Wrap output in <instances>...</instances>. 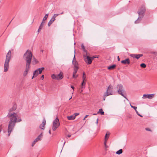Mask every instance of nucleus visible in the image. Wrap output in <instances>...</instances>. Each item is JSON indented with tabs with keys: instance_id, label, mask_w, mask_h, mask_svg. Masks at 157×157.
Returning a JSON list of instances; mask_svg holds the SVG:
<instances>
[{
	"instance_id": "f257e3e1",
	"label": "nucleus",
	"mask_w": 157,
	"mask_h": 157,
	"mask_svg": "<svg viewBox=\"0 0 157 157\" xmlns=\"http://www.w3.org/2000/svg\"><path fill=\"white\" fill-rule=\"evenodd\" d=\"M16 109V105L14 104L13 107L10 109L9 112L7 114L8 117L10 119L9 121L16 123L19 122L21 121V118L17 119V114L16 113L13 111Z\"/></svg>"
},
{
	"instance_id": "f03ea898",
	"label": "nucleus",
	"mask_w": 157,
	"mask_h": 157,
	"mask_svg": "<svg viewBox=\"0 0 157 157\" xmlns=\"http://www.w3.org/2000/svg\"><path fill=\"white\" fill-rule=\"evenodd\" d=\"M32 57V53L29 50H27L23 56L24 59L26 61V64L30 65Z\"/></svg>"
},
{
	"instance_id": "7ed1b4c3",
	"label": "nucleus",
	"mask_w": 157,
	"mask_h": 157,
	"mask_svg": "<svg viewBox=\"0 0 157 157\" xmlns=\"http://www.w3.org/2000/svg\"><path fill=\"white\" fill-rule=\"evenodd\" d=\"M11 58V52L10 50L6 54V58L4 65V71H7L9 68V62Z\"/></svg>"
},
{
	"instance_id": "20e7f679",
	"label": "nucleus",
	"mask_w": 157,
	"mask_h": 157,
	"mask_svg": "<svg viewBox=\"0 0 157 157\" xmlns=\"http://www.w3.org/2000/svg\"><path fill=\"white\" fill-rule=\"evenodd\" d=\"M117 90L118 94L121 95L125 98L127 99L126 97L124 95L125 92L124 90L123 86L121 84H119L117 86Z\"/></svg>"
},
{
	"instance_id": "39448f33",
	"label": "nucleus",
	"mask_w": 157,
	"mask_h": 157,
	"mask_svg": "<svg viewBox=\"0 0 157 157\" xmlns=\"http://www.w3.org/2000/svg\"><path fill=\"white\" fill-rule=\"evenodd\" d=\"M60 125L59 120L58 117H57L53 121L52 125V130L53 131L56 130L57 128L59 127Z\"/></svg>"
},
{
	"instance_id": "423d86ee",
	"label": "nucleus",
	"mask_w": 157,
	"mask_h": 157,
	"mask_svg": "<svg viewBox=\"0 0 157 157\" xmlns=\"http://www.w3.org/2000/svg\"><path fill=\"white\" fill-rule=\"evenodd\" d=\"M16 123L9 121L8 128V136H9L11 132L13 130L15 125Z\"/></svg>"
},
{
	"instance_id": "0eeeda50",
	"label": "nucleus",
	"mask_w": 157,
	"mask_h": 157,
	"mask_svg": "<svg viewBox=\"0 0 157 157\" xmlns=\"http://www.w3.org/2000/svg\"><path fill=\"white\" fill-rule=\"evenodd\" d=\"M51 77L53 79L60 80L63 78V73L62 72H60L58 75L53 74L52 75Z\"/></svg>"
},
{
	"instance_id": "6e6552de",
	"label": "nucleus",
	"mask_w": 157,
	"mask_h": 157,
	"mask_svg": "<svg viewBox=\"0 0 157 157\" xmlns=\"http://www.w3.org/2000/svg\"><path fill=\"white\" fill-rule=\"evenodd\" d=\"M113 89V86L110 85H109L108 87L106 92L105 93V97H107L109 95H112Z\"/></svg>"
},
{
	"instance_id": "1a4fd4ad",
	"label": "nucleus",
	"mask_w": 157,
	"mask_h": 157,
	"mask_svg": "<svg viewBox=\"0 0 157 157\" xmlns=\"http://www.w3.org/2000/svg\"><path fill=\"white\" fill-rule=\"evenodd\" d=\"M145 11L146 9L145 6H142L138 12L139 16L143 17Z\"/></svg>"
},
{
	"instance_id": "9d476101",
	"label": "nucleus",
	"mask_w": 157,
	"mask_h": 157,
	"mask_svg": "<svg viewBox=\"0 0 157 157\" xmlns=\"http://www.w3.org/2000/svg\"><path fill=\"white\" fill-rule=\"evenodd\" d=\"M84 58V60L88 64H90L92 63V59H91V57H90L89 56L87 55ZM96 57L93 56L92 58V59H93L94 58H96Z\"/></svg>"
},
{
	"instance_id": "9b49d317",
	"label": "nucleus",
	"mask_w": 157,
	"mask_h": 157,
	"mask_svg": "<svg viewBox=\"0 0 157 157\" xmlns=\"http://www.w3.org/2000/svg\"><path fill=\"white\" fill-rule=\"evenodd\" d=\"M155 95L154 94H144L143 97H142L143 98H148L149 99H151L153 98Z\"/></svg>"
},
{
	"instance_id": "f8f14e48",
	"label": "nucleus",
	"mask_w": 157,
	"mask_h": 157,
	"mask_svg": "<svg viewBox=\"0 0 157 157\" xmlns=\"http://www.w3.org/2000/svg\"><path fill=\"white\" fill-rule=\"evenodd\" d=\"M78 69V67H74V71L73 72V77L74 78H76L78 76V75H76L77 71Z\"/></svg>"
},
{
	"instance_id": "ddd939ff",
	"label": "nucleus",
	"mask_w": 157,
	"mask_h": 157,
	"mask_svg": "<svg viewBox=\"0 0 157 157\" xmlns=\"http://www.w3.org/2000/svg\"><path fill=\"white\" fill-rule=\"evenodd\" d=\"M30 65H26L25 70L23 74V75L24 76H25L27 75L29 70V68L30 67Z\"/></svg>"
},
{
	"instance_id": "4468645a",
	"label": "nucleus",
	"mask_w": 157,
	"mask_h": 157,
	"mask_svg": "<svg viewBox=\"0 0 157 157\" xmlns=\"http://www.w3.org/2000/svg\"><path fill=\"white\" fill-rule=\"evenodd\" d=\"M143 55L142 54H131L130 56L134 58H135L137 59H139L140 57L142 56Z\"/></svg>"
},
{
	"instance_id": "2eb2a0df",
	"label": "nucleus",
	"mask_w": 157,
	"mask_h": 157,
	"mask_svg": "<svg viewBox=\"0 0 157 157\" xmlns=\"http://www.w3.org/2000/svg\"><path fill=\"white\" fill-rule=\"evenodd\" d=\"M121 63L124 65L129 64L130 63V60L129 58H126L125 59L122 60Z\"/></svg>"
},
{
	"instance_id": "dca6fc26",
	"label": "nucleus",
	"mask_w": 157,
	"mask_h": 157,
	"mask_svg": "<svg viewBox=\"0 0 157 157\" xmlns=\"http://www.w3.org/2000/svg\"><path fill=\"white\" fill-rule=\"evenodd\" d=\"M44 67L40 68L37 69V70H36L35 71H34L33 72V75H36V74H35L36 72H39V74H40L41 73L42 70H44Z\"/></svg>"
},
{
	"instance_id": "f3484780",
	"label": "nucleus",
	"mask_w": 157,
	"mask_h": 157,
	"mask_svg": "<svg viewBox=\"0 0 157 157\" xmlns=\"http://www.w3.org/2000/svg\"><path fill=\"white\" fill-rule=\"evenodd\" d=\"M46 124V121L45 119H44L43 120L42 123L40 126V128L42 129H44L45 128V125Z\"/></svg>"
},
{
	"instance_id": "a211bd4d",
	"label": "nucleus",
	"mask_w": 157,
	"mask_h": 157,
	"mask_svg": "<svg viewBox=\"0 0 157 157\" xmlns=\"http://www.w3.org/2000/svg\"><path fill=\"white\" fill-rule=\"evenodd\" d=\"M109 135L110 133L109 132H107L106 134H105L104 141V144H105V143H107Z\"/></svg>"
},
{
	"instance_id": "6ab92c4d",
	"label": "nucleus",
	"mask_w": 157,
	"mask_h": 157,
	"mask_svg": "<svg viewBox=\"0 0 157 157\" xmlns=\"http://www.w3.org/2000/svg\"><path fill=\"white\" fill-rule=\"evenodd\" d=\"M32 58L33 59L32 63L33 64L35 65L37 64L38 62V60L35 58L34 56Z\"/></svg>"
},
{
	"instance_id": "aec40b11",
	"label": "nucleus",
	"mask_w": 157,
	"mask_h": 157,
	"mask_svg": "<svg viewBox=\"0 0 157 157\" xmlns=\"http://www.w3.org/2000/svg\"><path fill=\"white\" fill-rule=\"evenodd\" d=\"M56 19H54L52 17L51 18L50 20L48 22V26H50L51 25L52 23L55 21Z\"/></svg>"
},
{
	"instance_id": "412c9836",
	"label": "nucleus",
	"mask_w": 157,
	"mask_h": 157,
	"mask_svg": "<svg viewBox=\"0 0 157 157\" xmlns=\"http://www.w3.org/2000/svg\"><path fill=\"white\" fill-rule=\"evenodd\" d=\"M142 18L143 17L139 16L138 19L135 21V24H138L142 20Z\"/></svg>"
},
{
	"instance_id": "4be33fe9",
	"label": "nucleus",
	"mask_w": 157,
	"mask_h": 157,
	"mask_svg": "<svg viewBox=\"0 0 157 157\" xmlns=\"http://www.w3.org/2000/svg\"><path fill=\"white\" fill-rule=\"evenodd\" d=\"M86 80H83L82 81V83L81 85L82 87L81 88L82 89H84L85 87V84L86 83Z\"/></svg>"
},
{
	"instance_id": "5701e85b",
	"label": "nucleus",
	"mask_w": 157,
	"mask_h": 157,
	"mask_svg": "<svg viewBox=\"0 0 157 157\" xmlns=\"http://www.w3.org/2000/svg\"><path fill=\"white\" fill-rule=\"evenodd\" d=\"M67 118L68 120H73L75 118L74 115H71L70 116H68L67 117Z\"/></svg>"
},
{
	"instance_id": "b1692460",
	"label": "nucleus",
	"mask_w": 157,
	"mask_h": 157,
	"mask_svg": "<svg viewBox=\"0 0 157 157\" xmlns=\"http://www.w3.org/2000/svg\"><path fill=\"white\" fill-rule=\"evenodd\" d=\"M82 50L84 52V53L83 54V57H85L88 54L87 51L86 50L85 48H84V49Z\"/></svg>"
},
{
	"instance_id": "393cba45",
	"label": "nucleus",
	"mask_w": 157,
	"mask_h": 157,
	"mask_svg": "<svg viewBox=\"0 0 157 157\" xmlns=\"http://www.w3.org/2000/svg\"><path fill=\"white\" fill-rule=\"evenodd\" d=\"M44 23V22H43V21H42L38 29V32H39L42 29V27H43V24Z\"/></svg>"
},
{
	"instance_id": "a878e982",
	"label": "nucleus",
	"mask_w": 157,
	"mask_h": 157,
	"mask_svg": "<svg viewBox=\"0 0 157 157\" xmlns=\"http://www.w3.org/2000/svg\"><path fill=\"white\" fill-rule=\"evenodd\" d=\"M116 67V65L115 64H113L109 67L108 68L109 70L113 69H114Z\"/></svg>"
},
{
	"instance_id": "bb28decb",
	"label": "nucleus",
	"mask_w": 157,
	"mask_h": 157,
	"mask_svg": "<svg viewBox=\"0 0 157 157\" xmlns=\"http://www.w3.org/2000/svg\"><path fill=\"white\" fill-rule=\"evenodd\" d=\"M42 133H41L36 139L38 141L40 140H41V139L42 138Z\"/></svg>"
},
{
	"instance_id": "cd10ccee",
	"label": "nucleus",
	"mask_w": 157,
	"mask_h": 157,
	"mask_svg": "<svg viewBox=\"0 0 157 157\" xmlns=\"http://www.w3.org/2000/svg\"><path fill=\"white\" fill-rule=\"evenodd\" d=\"M72 63L74 65V67H78V63L76 61H73Z\"/></svg>"
},
{
	"instance_id": "c85d7f7f",
	"label": "nucleus",
	"mask_w": 157,
	"mask_h": 157,
	"mask_svg": "<svg viewBox=\"0 0 157 157\" xmlns=\"http://www.w3.org/2000/svg\"><path fill=\"white\" fill-rule=\"evenodd\" d=\"M100 113L101 115H103L104 114V112L103 111L102 109H99V111L98 112V113Z\"/></svg>"
},
{
	"instance_id": "c756f323",
	"label": "nucleus",
	"mask_w": 157,
	"mask_h": 157,
	"mask_svg": "<svg viewBox=\"0 0 157 157\" xmlns=\"http://www.w3.org/2000/svg\"><path fill=\"white\" fill-rule=\"evenodd\" d=\"M83 76L82 77V79L83 80H86V76L85 75V73L84 72H83Z\"/></svg>"
},
{
	"instance_id": "7c9ffc66",
	"label": "nucleus",
	"mask_w": 157,
	"mask_h": 157,
	"mask_svg": "<svg viewBox=\"0 0 157 157\" xmlns=\"http://www.w3.org/2000/svg\"><path fill=\"white\" fill-rule=\"evenodd\" d=\"M123 152V151L122 149H120L118 151H117L116 153L118 155H120V154L122 153Z\"/></svg>"
},
{
	"instance_id": "2f4dec72",
	"label": "nucleus",
	"mask_w": 157,
	"mask_h": 157,
	"mask_svg": "<svg viewBox=\"0 0 157 157\" xmlns=\"http://www.w3.org/2000/svg\"><path fill=\"white\" fill-rule=\"evenodd\" d=\"M48 14H46L45 15L44 17L43 18V21H42L43 22H44V21L46 20L47 18H48Z\"/></svg>"
},
{
	"instance_id": "473e14b6",
	"label": "nucleus",
	"mask_w": 157,
	"mask_h": 157,
	"mask_svg": "<svg viewBox=\"0 0 157 157\" xmlns=\"http://www.w3.org/2000/svg\"><path fill=\"white\" fill-rule=\"evenodd\" d=\"M63 13V12H62V13H61L60 14H54L53 16L52 17L54 19H55L56 18V17L58 16L59 15V14H62Z\"/></svg>"
},
{
	"instance_id": "72a5a7b5",
	"label": "nucleus",
	"mask_w": 157,
	"mask_h": 157,
	"mask_svg": "<svg viewBox=\"0 0 157 157\" xmlns=\"http://www.w3.org/2000/svg\"><path fill=\"white\" fill-rule=\"evenodd\" d=\"M140 67L143 68H145L146 67V65L145 63H142L140 64Z\"/></svg>"
},
{
	"instance_id": "f704fd0d",
	"label": "nucleus",
	"mask_w": 157,
	"mask_h": 157,
	"mask_svg": "<svg viewBox=\"0 0 157 157\" xmlns=\"http://www.w3.org/2000/svg\"><path fill=\"white\" fill-rule=\"evenodd\" d=\"M39 74V73H38V72H36L35 74H36V75H33V77H32V79H33L34 77H36L37 76H38V74Z\"/></svg>"
},
{
	"instance_id": "c9c22d12",
	"label": "nucleus",
	"mask_w": 157,
	"mask_h": 157,
	"mask_svg": "<svg viewBox=\"0 0 157 157\" xmlns=\"http://www.w3.org/2000/svg\"><path fill=\"white\" fill-rule=\"evenodd\" d=\"M131 106L132 108H133L135 110H136L137 107L135 106H133L132 105H130Z\"/></svg>"
},
{
	"instance_id": "e433bc0d",
	"label": "nucleus",
	"mask_w": 157,
	"mask_h": 157,
	"mask_svg": "<svg viewBox=\"0 0 157 157\" xmlns=\"http://www.w3.org/2000/svg\"><path fill=\"white\" fill-rule=\"evenodd\" d=\"M79 115V113H75L73 115L75 117H75L77 116V115Z\"/></svg>"
},
{
	"instance_id": "4c0bfd02",
	"label": "nucleus",
	"mask_w": 157,
	"mask_h": 157,
	"mask_svg": "<svg viewBox=\"0 0 157 157\" xmlns=\"http://www.w3.org/2000/svg\"><path fill=\"white\" fill-rule=\"evenodd\" d=\"M81 48H82V49H84V48H85V46H84V45L83 44H81Z\"/></svg>"
},
{
	"instance_id": "58836bf2",
	"label": "nucleus",
	"mask_w": 157,
	"mask_h": 157,
	"mask_svg": "<svg viewBox=\"0 0 157 157\" xmlns=\"http://www.w3.org/2000/svg\"><path fill=\"white\" fill-rule=\"evenodd\" d=\"M145 130L147 131L151 132V130L148 128H146Z\"/></svg>"
},
{
	"instance_id": "ea45409f",
	"label": "nucleus",
	"mask_w": 157,
	"mask_h": 157,
	"mask_svg": "<svg viewBox=\"0 0 157 157\" xmlns=\"http://www.w3.org/2000/svg\"><path fill=\"white\" fill-rule=\"evenodd\" d=\"M35 143H36L33 141L32 143V147H33L34 146V144H35Z\"/></svg>"
},
{
	"instance_id": "a19ab883",
	"label": "nucleus",
	"mask_w": 157,
	"mask_h": 157,
	"mask_svg": "<svg viewBox=\"0 0 157 157\" xmlns=\"http://www.w3.org/2000/svg\"><path fill=\"white\" fill-rule=\"evenodd\" d=\"M105 144L104 143V145H105V149H106V148L108 147V146L107 145H106V143H105Z\"/></svg>"
},
{
	"instance_id": "79ce46f5",
	"label": "nucleus",
	"mask_w": 157,
	"mask_h": 157,
	"mask_svg": "<svg viewBox=\"0 0 157 157\" xmlns=\"http://www.w3.org/2000/svg\"><path fill=\"white\" fill-rule=\"evenodd\" d=\"M44 75H42V76L41 77V79H42L43 80L44 79Z\"/></svg>"
},
{
	"instance_id": "37998d69",
	"label": "nucleus",
	"mask_w": 157,
	"mask_h": 157,
	"mask_svg": "<svg viewBox=\"0 0 157 157\" xmlns=\"http://www.w3.org/2000/svg\"><path fill=\"white\" fill-rule=\"evenodd\" d=\"M75 57V54L74 56L73 61H76V60Z\"/></svg>"
},
{
	"instance_id": "c03bdc74",
	"label": "nucleus",
	"mask_w": 157,
	"mask_h": 157,
	"mask_svg": "<svg viewBox=\"0 0 157 157\" xmlns=\"http://www.w3.org/2000/svg\"><path fill=\"white\" fill-rule=\"evenodd\" d=\"M71 88H72V89H73V90H74V87L73 86H72V85H71Z\"/></svg>"
},
{
	"instance_id": "a18cd8bd",
	"label": "nucleus",
	"mask_w": 157,
	"mask_h": 157,
	"mask_svg": "<svg viewBox=\"0 0 157 157\" xmlns=\"http://www.w3.org/2000/svg\"><path fill=\"white\" fill-rule=\"evenodd\" d=\"M106 97H105V94H104V97H103L104 98H103V100L104 101L105 100Z\"/></svg>"
},
{
	"instance_id": "49530a36",
	"label": "nucleus",
	"mask_w": 157,
	"mask_h": 157,
	"mask_svg": "<svg viewBox=\"0 0 157 157\" xmlns=\"http://www.w3.org/2000/svg\"><path fill=\"white\" fill-rule=\"evenodd\" d=\"M135 111H136V113H137V115H138V114H139V113L138 112V111L137 110H135Z\"/></svg>"
},
{
	"instance_id": "de8ad7c7",
	"label": "nucleus",
	"mask_w": 157,
	"mask_h": 157,
	"mask_svg": "<svg viewBox=\"0 0 157 157\" xmlns=\"http://www.w3.org/2000/svg\"><path fill=\"white\" fill-rule=\"evenodd\" d=\"M34 141L35 143H36V142H37L38 141H37V140L36 139H35L34 140Z\"/></svg>"
},
{
	"instance_id": "09e8293b",
	"label": "nucleus",
	"mask_w": 157,
	"mask_h": 157,
	"mask_svg": "<svg viewBox=\"0 0 157 157\" xmlns=\"http://www.w3.org/2000/svg\"><path fill=\"white\" fill-rule=\"evenodd\" d=\"M34 141L35 143H36V142H37L38 141H37V140L36 139H35L34 140Z\"/></svg>"
},
{
	"instance_id": "8fccbe9b",
	"label": "nucleus",
	"mask_w": 157,
	"mask_h": 157,
	"mask_svg": "<svg viewBox=\"0 0 157 157\" xmlns=\"http://www.w3.org/2000/svg\"><path fill=\"white\" fill-rule=\"evenodd\" d=\"M117 59L118 61H119L120 60V58H119V56H118Z\"/></svg>"
},
{
	"instance_id": "3c124183",
	"label": "nucleus",
	"mask_w": 157,
	"mask_h": 157,
	"mask_svg": "<svg viewBox=\"0 0 157 157\" xmlns=\"http://www.w3.org/2000/svg\"><path fill=\"white\" fill-rule=\"evenodd\" d=\"M138 116H140V117H143V116H142L139 113V114H138Z\"/></svg>"
},
{
	"instance_id": "603ef678",
	"label": "nucleus",
	"mask_w": 157,
	"mask_h": 157,
	"mask_svg": "<svg viewBox=\"0 0 157 157\" xmlns=\"http://www.w3.org/2000/svg\"><path fill=\"white\" fill-rule=\"evenodd\" d=\"M67 136L69 138V137H70L71 136V135H69H69H68Z\"/></svg>"
},
{
	"instance_id": "864d4df0",
	"label": "nucleus",
	"mask_w": 157,
	"mask_h": 157,
	"mask_svg": "<svg viewBox=\"0 0 157 157\" xmlns=\"http://www.w3.org/2000/svg\"><path fill=\"white\" fill-rule=\"evenodd\" d=\"M49 133L50 134H51V130H50V129L49 130Z\"/></svg>"
},
{
	"instance_id": "5fc2aeb1",
	"label": "nucleus",
	"mask_w": 157,
	"mask_h": 157,
	"mask_svg": "<svg viewBox=\"0 0 157 157\" xmlns=\"http://www.w3.org/2000/svg\"><path fill=\"white\" fill-rule=\"evenodd\" d=\"M98 119H97V121H96V123L97 124H98Z\"/></svg>"
},
{
	"instance_id": "6e6d98bb",
	"label": "nucleus",
	"mask_w": 157,
	"mask_h": 157,
	"mask_svg": "<svg viewBox=\"0 0 157 157\" xmlns=\"http://www.w3.org/2000/svg\"><path fill=\"white\" fill-rule=\"evenodd\" d=\"M88 116V115H86L85 116V118H86Z\"/></svg>"
},
{
	"instance_id": "4d7b16f0",
	"label": "nucleus",
	"mask_w": 157,
	"mask_h": 157,
	"mask_svg": "<svg viewBox=\"0 0 157 157\" xmlns=\"http://www.w3.org/2000/svg\"><path fill=\"white\" fill-rule=\"evenodd\" d=\"M86 118H85V117H84V119H83V120H85V119H86Z\"/></svg>"
},
{
	"instance_id": "13d9d810",
	"label": "nucleus",
	"mask_w": 157,
	"mask_h": 157,
	"mask_svg": "<svg viewBox=\"0 0 157 157\" xmlns=\"http://www.w3.org/2000/svg\"><path fill=\"white\" fill-rule=\"evenodd\" d=\"M71 98H72V97H71V98H69V100H70Z\"/></svg>"
},
{
	"instance_id": "bf43d9fd",
	"label": "nucleus",
	"mask_w": 157,
	"mask_h": 157,
	"mask_svg": "<svg viewBox=\"0 0 157 157\" xmlns=\"http://www.w3.org/2000/svg\"><path fill=\"white\" fill-rule=\"evenodd\" d=\"M93 115H96V113H94V114H93Z\"/></svg>"
},
{
	"instance_id": "052dcab7",
	"label": "nucleus",
	"mask_w": 157,
	"mask_h": 157,
	"mask_svg": "<svg viewBox=\"0 0 157 157\" xmlns=\"http://www.w3.org/2000/svg\"><path fill=\"white\" fill-rule=\"evenodd\" d=\"M1 129H0V132H1Z\"/></svg>"
},
{
	"instance_id": "680f3d73",
	"label": "nucleus",
	"mask_w": 157,
	"mask_h": 157,
	"mask_svg": "<svg viewBox=\"0 0 157 157\" xmlns=\"http://www.w3.org/2000/svg\"><path fill=\"white\" fill-rule=\"evenodd\" d=\"M82 91V90H81V92Z\"/></svg>"
},
{
	"instance_id": "e2e57ef3",
	"label": "nucleus",
	"mask_w": 157,
	"mask_h": 157,
	"mask_svg": "<svg viewBox=\"0 0 157 157\" xmlns=\"http://www.w3.org/2000/svg\"><path fill=\"white\" fill-rule=\"evenodd\" d=\"M11 21L10 22V23H11Z\"/></svg>"
}]
</instances>
